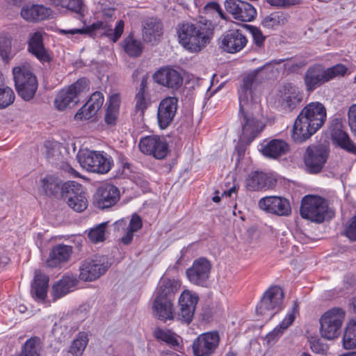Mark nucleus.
Returning a JSON list of instances; mask_svg holds the SVG:
<instances>
[{"mask_svg": "<svg viewBox=\"0 0 356 356\" xmlns=\"http://www.w3.org/2000/svg\"><path fill=\"white\" fill-rule=\"evenodd\" d=\"M225 8L228 13L238 21L252 22L257 16V10L254 6L245 1L226 0Z\"/></svg>", "mask_w": 356, "mask_h": 356, "instance_id": "dca6fc26", "label": "nucleus"}, {"mask_svg": "<svg viewBox=\"0 0 356 356\" xmlns=\"http://www.w3.org/2000/svg\"><path fill=\"white\" fill-rule=\"evenodd\" d=\"M304 93L298 87L286 84L279 91L278 103L285 110L292 111L302 102Z\"/></svg>", "mask_w": 356, "mask_h": 356, "instance_id": "f3484780", "label": "nucleus"}, {"mask_svg": "<svg viewBox=\"0 0 356 356\" xmlns=\"http://www.w3.org/2000/svg\"><path fill=\"white\" fill-rule=\"evenodd\" d=\"M15 94L13 90L4 84L0 86V108H4L13 103Z\"/></svg>", "mask_w": 356, "mask_h": 356, "instance_id": "de8ad7c7", "label": "nucleus"}, {"mask_svg": "<svg viewBox=\"0 0 356 356\" xmlns=\"http://www.w3.org/2000/svg\"><path fill=\"white\" fill-rule=\"evenodd\" d=\"M198 300L197 293L188 289L181 292L179 298V315L185 323L188 324L191 322Z\"/></svg>", "mask_w": 356, "mask_h": 356, "instance_id": "4be33fe9", "label": "nucleus"}, {"mask_svg": "<svg viewBox=\"0 0 356 356\" xmlns=\"http://www.w3.org/2000/svg\"><path fill=\"white\" fill-rule=\"evenodd\" d=\"M154 335L157 339L165 341L170 346H179L178 337L169 330L158 329L155 331Z\"/></svg>", "mask_w": 356, "mask_h": 356, "instance_id": "09e8293b", "label": "nucleus"}, {"mask_svg": "<svg viewBox=\"0 0 356 356\" xmlns=\"http://www.w3.org/2000/svg\"><path fill=\"white\" fill-rule=\"evenodd\" d=\"M286 19L282 14L280 13H273L265 17L262 20L261 24L268 29H276L284 24Z\"/></svg>", "mask_w": 356, "mask_h": 356, "instance_id": "79ce46f5", "label": "nucleus"}, {"mask_svg": "<svg viewBox=\"0 0 356 356\" xmlns=\"http://www.w3.org/2000/svg\"><path fill=\"white\" fill-rule=\"evenodd\" d=\"M179 44L191 53L204 49L211 38V31L200 22L183 23L177 27Z\"/></svg>", "mask_w": 356, "mask_h": 356, "instance_id": "7ed1b4c3", "label": "nucleus"}, {"mask_svg": "<svg viewBox=\"0 0 356 356\" xmlns=\"http://www.w3.org/2000/svg\"><path fill=\"white\" fill-rule=\"evenodd\" d=\"M204 9L207 10V11H209V10H214L216 11V13H218V15H220V17L222 18V19H225V14L224 13L222 12L220 5L216 3V2H209L205 6H204Z\"/></svg>", "mask_w": 356, "mask_h": 356, "instance_id": "bf43d9fd", "label": "nucleus"}, {"mask_svg": "<svg viewBox=\"0 0 356 356\" xmlns=\"http://www.w3.org/2000/svg\"><path fill=\"white\" fill-rule=\"evenodd\" d=\"M162 34L161 24L155 19L147 20L143 28V38L148 42H156Z\"/></svg>", "mask_w": 356, "mask_h": 356, "instance_id": "c9c22d12", "label": "nucleus"}, {"mask_svg": "<svg viewBox=\"0 0 356 356\" xmlns=\"http://www.w3.org/2000/svg\"><path fill=\"white\" fill-rule=\"evenodd\" d=\"M107 224V222L100 223L88 231V236L91 242L97 243L104 241Z\"/></svg>", "mask_w": 356, "mask_h": 356, "instance_id": "49530a36", "label": "nucleus"}, {"mask_svg": "<svg viewBox=\"0 0 356 356\" xmlns=\"http://www.w3.org/2000/svg\"><path fill=\"white\" fill-rule=\"evenodd\" d=\"M332 138L341 148L350 153H356V145L352 142L348 134L340 129H334Z\"/></svg>", "mask_w": 356, "mask_h": 356, "instance_id": "4c0bfd02", "label": "nucleus"}, {"mask_svg": "<svg viewBox=\"0 0 356 356\" xmlns=\"http://www.w3.org/2000/svg\"><path fill=\"white\" fill-rule=\"evenodd\" d=\"M212 200L214 202L218 203L220 202V197L218 195H215L213 197Z\"/></svg>", "mask_w": 356, "mask_h": 356, "instance_id": "774afa93", "label": "nucleus"}, {"mask_svg": "<svg viewBox=\"0 0 356 356\" xmlns=\"http://www.w3.org/2000/svg\"><path fill=\"white\" fill-rule=\"evenodd\" d=\"M40 350L39 339L31 338L25 342L19 356H40Z\"/></svg>", "mask_w": 356, "mask_h": 356, "instance_id": "37998d69", "label": "nucleus"}, {"mask_svg": "<svg viewBox=\"0 0 356 356\" xmlns=\"http://www.w3.org/2000/svg\"><path fill=\"white\" fill-rule=\"evenodd\" d=\"M136 109L143 112L148 106V101L145 97V93L142 92H137L135 97Z\"/></svg>", "mask_w": 356, "mask_h": 356, "instance_id": "864d4df0", "label": "nucleus"}, {"mask_svg": "<svg viewBox=\"0 0 356 356\" xmlns=\"http://www.w3.org/2000/svg\"><path fill=\"white\" fill-rule=\"evenodd\" d=\"M88 341V334L86 332H80L73 339L68 349L72 352L75 356H83Z\"/></svg>", "mask_w": 356, "mask_h": 356, "instance_id": "58836bf2", "label": "nucleus"}, {"mask_svg": "<svg viewBox=\"0 0 356 356\" xmlns=\"http://www.w3.org/2000/svg\"><path fill=\"white\" fill-rule=\"evenodd\" d=\"M89 90V84L87 79L82 78L59 91L54 100L55 107L63 111L67 107L77 104L80 98Z\"/></svg>", "mask_w": 356, "mask_h": 356, "instance_id": "0eeeda50", "label": "nucleus"}, {"mask_svg": "<svg viewBox=\"0 0 356 356\" xmlns=\"http://www.w3.org/2000/svg\"><path fill=\"white\" fill-rule=\"evenodd\" d=\"M261 209L279 216H287L291 212L289 200L280 196H266L259 202Z\"/></svg>", "mask_w": 356, "mask_h": 356, "instance_id": "6ab92c4d", "label": "nucleus"}, {"mask_svg": "<svg viewBox=\"0 0 356 356\" xmlns=\"http://www.w3.org/2000/svg\"><path fill=\"white\" fill-rule=\"evenodd\" d=\"M72 252L71 246L64 244L57 245L51 250L47 260V265L51 268L58 267L68 261Z\"/></svg>", "mask_w": 356, "mask_h": 356, "instance_id": "c756f323", "label": "nucleus"}, {"mask_svg": "<svg viewBox=\"0 0 356 356\" xmlns=\"http://www.w3.org/2000/svg\"><path fill=\"white\" fill-rule=\"evenodd\" d=\"M52 11L43 5L35 4L24 6L21 10V16L26 21H41L49 17Z\"/></svg>", "mask_w": 356, "mask_h": 356, "instance_id": "7c9ffc66", "label": "nucleus"}, {"mask_svg": "<svg viewBox=\"0 0 356 356\" xmlns=\"http://www.w3.org/2000/svg\"><path fill=\"white\" fill-rule=\"evenodd\" d=\"M289 149V145L283 140H264L259 144V150L266 157L276 159L285 154Z\"/></svg>", "mask_w": 356, "mask_h": 356, "instance_id": "cd10ccee", "label": "nucleus"}, {"mask_svg": "<svg viewBox=\"0 0 356 356\" xmlns=\"http://www.w3.org/2000/svg\"><path fill=\"white\" fill-rule=\"evenodd\" d=\"M122 45L125 52L131 56H138L142 52L141 42L132 36L125 38Z\"/></svg>", "mask_w": 356, "mask_h": 356, "instance_id": "c03bdc74", "label": "nucleus"}, {"mask_svg": "<svg viewBox=\"0 0 356 356\" xmlns=\"http://www.w3.org/2000/svg\"><path fill=\"white\" fill-rule=\"evenodd\" d=\"M178 281L162 278L154 292L153 311L161 321L172 320L174 318L172 301L174 295L179 289Z\"/></svg>", "mask_w": 356, "mask_h": 356, "instance_id": "20e7f679", "label": "nucleus"}, {"mask_svg": "<svg viewBox=\"0 0 356 356\" xmlns=\"http://www.w3.org/2000/svg\"><path fill=\"white\" fill-rule=\"evenodd\" d=\"M13 74L19 95L26 101L32 99L37 90L38 82L30 65L24 63L15 67Z\"/></svg>", "mask_w": 356, "mask_h": 356, "instance_id": "423d86ee", "label": "nucleus"}, {"mask_svg": "<svg viewBox=\"0 0 356 356\" xmlns=\"http://www.w3.org/2000/svg\"><path fill=\"white\" fill-rule=\"evenodd\" d=\"M267 1L270 5L277 7H287L298 3L297 0H267Z\"/></svg>", "mask_w": 356, "mask_h": 356, "instance_id": "13d9d810", "label": "nucleus"}, {"mask_svg": "<svg viewBox=\"0 0 356 356\" xmlns=\"http://www.w3.org/2000/svg\"><path fill=\"white\" fill-rule=\"evenodd\" d=\"M120 199V191L111 184H105L99 187L95 195V204L99 209L109 208L117 203Z\"/></svg>", "mask_w": 356, "mask_h": 356, "instance_id": "b1692460", "label": "nucleus"}, {"mask_svg": "<svg viewBox=\"0 0 356 356\" xmlns=\"http://www.w3.org/2000/svg\"><path fill=\"white\" fill-rule=\"evenodd\" d=\"M273 185L272 179L261 172H254L246 179V187L250 191L268 188Z\"/></svg>", "mask_w": 356, "mask_h": 356, "instance_id": "72a5a7b5", "label": "nucleus"}, {"mask_svg": "<svg viewBox=\"0 0 356 356\" xmlns=\"http://www.w3.org/2000/svg\"><path fill=\"white\" fill-rule=\"evenodd\" d=\"M298 312V306L296 303H294L279 325L266 335L265 339L268 344L275 343L282 336L284 332L295 321L296 314Z\"/></svg>", "mask_w": 356, "mask_h": 356, "instance_id": "a878e982", "label": "nucleus"}, {"mask_svg": "<svg viewBox=\"0 0 356 356\" xmlns=\"http://www.w3.org/2000/svg\"><path fill=\"white\" fill-rule=\"evenodd\" d=\"M220 337L217 331L200 334L193 342L195 356H212L220 343Z\"/></svg>", "mask_w": 356, "mask_h": 356, "instance_id": "2eb2a0df", "label": "nucleus"}, {"mask_svg": "<svg viewBox=\"0 0 356 356\" xmlns=\"http://www.w3.org/2000/svg\"><path fill=\"white\" fill-rule=\"evenodd\" d=\"M142 225V220L137 214L132 216L129 223L124 219H121L114 223L115 229L119 232L124 233L121 241L124 245H129L131 243L134 232L140 229Z\"/></svg>", "mask_w": 356, "mask_h": 356, "instance_id": "393cba45", "label": "nucleus"}, {"mask_svg": "<svg viewBox=\"0 0 356 356\" xmlns=\"http://www.w3.org/2000/svg\"><path fill=\"white\" fill-rule=\"evenodd\" d=\"M345 234L351 241H356V214L351 218L346 226Z\"/></svg>", "mask_w": 356, "mask_h": 356, "instance_id": "603ef678", "label": "nucleus"}, {"mask_svg": "<svg viewBox=\"0 0 356 356\" xmlns=\"http://www.w3.org/2000/svg\"><path fill=\"white\" fill-rule=\"evenodd\" d=\"M343 346L345 349L356 348V320L348 323L343 336Z\"/></svg>", "mask_w": 356, "mask_h": 356, "instance_id": "ea45409f", "label": "nucleus"}, {"mask_svg": "<svg viewBox=\"0 0 356 356\" xmlns=\"http://www.w3.org/2000/svg\"><path fill=\"white\" fill-rule=\"evenodd\" d=\"M67 205L76 212L83 211L88 207V200L82 186L76 181H68L63 188Z\"/></svg>", "mask_w": 356, "mask_h": 356, "instance_id": "4468645a", "label": "nucleus"}, {"mask_svg": "<svg viewBox=\"0 0 356 356\" xmlns=\"http://www.w3.org/2000/svg\"><path fill=\"white\" fill-rule=\"evenodd\" d=\"M211 267V264L207 259L199 258L187 269L186 275L191 283L204 286L209 278Z\"/></svg>", "mask_w": 356, "mask_h": 356, "instance_id": "aec40b11", "label": "nucleus"}, {"mask_svg": "<svg viewBox=\"0 0 356 356\" xmlns=\"http://www.w3.org/2000/svg\"><path fill=\"white\" fill-rule=\"evenodd\" d=\"M178 100L175 97H168L161 101L157 112L159 127L164 129L172 122L177 110Z\"/></svg>", "mask_w": 356, "mask_h": 356, "instance_id": "5701e85b", "label": "nucleus"}, {"mask_svg": "<svg viewBox=\"0 0 356 356\" xmlns=\"http://www.w3.org/2000/svg\"><path fill=\"white\" fill-rule=\"evenodd\" d=\"M250 33L252 35L254 44L257 47H261L265 40V36L262 34L261 30L255 26L250 27Z\"/></svg>", "mask_w": 356, "mask_h": 356, "instance_id": "4d7b16f0", "label": "nucleus"}, {"mask_svg": "<svg viewBox=\"0 0 356 356\" xmlns=\"http://www.w3.org/2000/svg\"><path fill=\"white\" fill-rule=\"evenodd\" d=\"M138 146L141 152L152 156L156 159H163L169 153L166 140L163 137L156 135L141 138Z\"/></svg>", "mask_w": 356, "mask_h": 356, "instance_id": "ddd939ff", "label": "nucleus"}, {"mask_svg": "<svg viewBox=\"0 0 356 356\" xmlns=\"http://www.w3.org/2000/svg\"><path fill=\"white\" fill-rule=\"evenodd\" d=\"M347 72L348 68L343 64H337L328 68H325L321 65L310 66L304 76L306 90L313 91L336 77L343 76Z\"/></svg>", "mask_w": 356, "mask_h": 356, "instance_id": "39448f33", "label": "nucleus"}, {"mask_svg": "<svg viewBox=\"0 0 356 356\" xmlns=\"http://www.w3.org/2000/svg\"><path fill=\"white\" fill-rule=\"evenodd\" d=\"M124 23L122 20H119L114 29V33L112 36V40L116 42L122 35L124 31Z\"/></svg>", "mask_w": 356, "mask_h": 356, "instance_id": "052dcab7", "label": "nucleus"}, {"mask_svg": "<svg viewBox=\"0 0 356 356\" xmlns=\"http://www.w3.org/2000/svg\"><path fill=\"white\" fill-rule=\"evenodd\" d=\"M246 36L239 30H229L221 37L220 48L229 54L241 51L247 44Z\"/></svg>", "mask_w": 356, "mask_h": 356, "instance_id": "412c9836", "label": "nucleus"}, {"mask_svg": "<svg viewBox=\"0 0 356 356\" xmlns=\"http://www.w3.org/2000/svg\"><path fill=\"white\" fill-rule=\"evenodd\" d=\"M120 105V95L118 94L111 95L105 114V122L107 124L113 125L116 123L119 115Z\"/></svg>", "mask_w": 356, "mask_h": 356, "instance_id": "e433bc0d", "label": "nucleus"}, {"mask_svg": "<svg viewBox=\"0 0 356 356\" xmlns=\"http://www.w3.org/2000/svg\"><path fill=\"white\" fill-rule=\"evenodd\" d=\"M104 101V98L103 94L100 92H95L88 102H90L96 110L99 111L102 108Z\"/></svg>", "mask_w": 356, "mask_h": 356, "instance_id": "5fc2aeb1", "label": "nucleus"}, {"mask_svg": "<svg viewBox=\"0 0 356 356\" xmlns=\"http://www.w3.org/2000/svg\"><path fill=\"white\" fill-rule=\"evenodd\" d=\"M35 243H36L37 246L40 249L43 247L42 234V233L37 234L36 238H35Z\"/></svg>", "mask_w": 356, "mask_h": 356, "instance_id": "0e129e2a", "label": "nucleus"}, {"mask_svg": "<svg viewBox=\"0 0 356 356\" xmlns=\"http://www.w3.org/2000/svg\"><path fill=\"white\" fill-rule=\"evenodd\" d=\"M76 278L72 275H64L54 284L51 294L54 300L60 298L74 290L77 284Z\"/></svg>", "mask_w": 356, "mask_h": 356, "instance_id": "473e14b6", "label": "nucleus"}, {"mask_svg": "<svg viewBox=\"0 0 356 356\" xmlns=\"http://www.w3.org/2000/svg\"><path fill=\"white\" fill-rule=\"evenodd\" d=\"M110 266L108 257L104 255L86 259L79 266V279L84 282L95 281L104 275Z\"/></svg>", "mask_w": 356, "mask_h": 356, "instance_id": "9b49d317", "label": "nucleus"}, {"mask_svg": "<svg viewBox=\"0 0 356 356\" xmlns=\"http://www.w3.org/2000/svg\"><path fill=\"white\" fill-rule=\"evenodd\" d=\"M284 292L277 286L270 287L263 295L259 303L256 307V312L259 315H269L271 318L273 315L282 308Z\"/></svg>", "mask_w": 356, "mask_h": 356, "instance_id": "f8f14e48", "label": "nucleus"}, {"mask_svg": "<svg viewBox=\"0 0 356 356\" xmlns=\"http://www.w3.org/2000/svg\"><path fill=\"white\" fill-rule=\"evenodd\" d=\"M64 6L62 8L66 7L68 10H72L75 13H80L83 10L82 0H63Z\"/></svg>", "mask_w": 356, "mask_h": 356, "instance_id": "3c124183", "label": "nucleus"}, {"mask_svg": "<svg viewBox=\"0 0 356 356\" xmlns=\"http://www.w3.org/2000/svg\"><path fill=\"white\" fill-rule=\"evenodd\" d=\"M107 24L102 21H97L93 24H92L90 26L87 28H81V29H60L59 33L67 35H83L87 34L91 31L97 30V29H106Z\"/></svg>", "mask_w": 356, "mask_h": 356, "instance_id": "a19ab883", "label": "nucleus"}, {"mask_svg": "<svg viewBox=\"0 0 356 356\" xmlns=\"http://www.w3.org/2000/svg\"><path fill=\"white\" fill-rule=\"evenodd\" d=\"M41 187L48 195H56L60 194L64 197L63 188L65 182L63 183L60 179L54 176H47L41 179Z\"/></svg>", "mask_w": 356, "mask_h": 356, "instance_id": "f704fd0d", "label": "nucleus"}, {"mask_svg": "<svg viewBox=\"0 0 356 356\" xmlns=\"http://www.w3.org/2000/svg\"><path fill=\"white\" fill-rule=\"evenodd\" d=\"M153 79L158 84L171 88H177L183 81L179 72L170 67L160 69L154 74Z\"/></svg>", "mask_w": 356, "mask_h": 356, "instance_id": "bb28decb", "label": "nucleus"}, {"mask_svg": "<svg viewBox=\"0 0 356 356\" xmlns=\"http://www.w3.org/2000/svg\"><path fill=\"white\" fill-rule=\"evenodd\" d=\"M63 325H65V320H60L58 323H55L52 328L54 334L58 335L60 333V330H62Z\"/></svg>", "mask_w": 356, "mask_h": 356, "instance_id": "680f3d73", "label": "nucleus"}, {"mask_svg": "<svg viewBox=\"0 0 356 356\" xmlns=\"http://www.w3.org/2000/svg\"><path fill=\"white\" fill-rule=\"evenodd\" d=\"M49 277L40 270H35V277L31 284V293L38 301L43 302L47 297Z\"/></svg>", "mask_w": 356, "mask_h": 356, "instance_id": "2f4dec72", "label": "nucleus"}, {"mask_svg": "<svg viewBox=\"0 0 356 356\" xmlns=\"http://www.w3.org/2000/svg\"><path fill=\"white\" fill-rule=\"evenodd\" d=\"M326 109L318 102L306 105L296 118L291 137L296 143H302L314 134L325 123Z\"/></svg>", "mask_w": 356, "mask_h": 356, "instance_id": "f03ea898", "label": "nucleus"}, {"mask_svg": "<svg viewBox=\"0 0 356 356\" xmlns=\"http://www.w3.org/2000/svg\"><path fill=\"white\" fill-rule=\"evenodd\" d=\"M327 211L325 199L317 195H306L303 197L300 207V216L302 218L315 222H322Z\"/></svg>", "mask_w": 356, "mask_h": 356, "instance_id": "9d476101", "label": "nucleus"}, {"mask_svg": "<svg viewBox=\"0 0 356 356\" xmlns=\"http://www.w3.org/2000/svg\"><path fill=\"white\" fill-rule=\"evenodd\" d=\"M29 50L40 62H49L50 56L44 47L42 34L40 31L32 33L29 40Z\"/></svg>", "mask_w": 356, "mask_h": 356, "instance_id": "c85d7f7f", "label": "nucleus"}, {"mask_svg": "<svg viewBox=\"0 0 356 356\" xmlns=\"http://www.w3.org/2000/svg\"><path fill=\"white\" fill-rule=\"evenodd\" d=\"M328 156L327 149L322 146H309L307 148L304 161L308 170L312 173L320 172Z\"/></svg>", "mask_w": 356, "mask_h": 356, "instance_id": "a211bd4d", "label": "nucleus"}, {"mask_svg": "<svg viewBox=\"0 0 356 356\" xmlns=\"http://www.w3.org/2000/svg\"><path fill=\"white\" fill-rule=\"evenodd\" d=\"M236 193V188L235 186H233V187L230 188L229 190L224 191L223 193L222 194V195L231 197L232 193Z\"/></svg>", "mask_w": 356, "mask_h": 356, "instance_id": "69168bd1", "label": "nucleus"}, {"mask_svg": "<svg viewBox=\"0 0 356 356\" xmlns=\"http://www.w3.org/2000/svg\"><path fill=\"white\" fill-rule=\"evenodd\" d=\"M13 56L10 38L0 35V57L4 62L8 63Z\"/></svg>", "mask_w": 356, "mask_h": 356, "instance_id": "a18cd8bd", "label": "nucleus"}, {"mask_svg": "<svg viewBox=\"0 0 356 356\" xmlns=\"http://www.w3.org/2000/svg\"><path fill=\"white\" fill-rule=\"evenodd\" d=\"M77 158L81 166L90 172L107 173L113 165L111 157L97 151L89 149L79 151Z\"/></svg>", "mask_w": 356, "mask_h": 356, "instance_id": "6e6552de", "label": "nucleus"}, {"mask_svg": "<svg viewBox=\"0 0 356 356\" xmlns=\"http://www.w3.org/2000/svg\"><path fill=\"white\" fill-rule=\"evenodd\" d=\"M345 318V312L341 308H332L325 312L320 318V333L327 340L337 339Z\"/></svg>", "mask_w": 356, "mask_h": 356, "instance_id": "1a4fd4ad", "label": "nucleus"}, {"mask_svg": "<svg viewBox=\"0 0 356 356\" xmlns=\"http://www.w3.org/2000/svg\"><path fill=\"white\" fill-rule=\"evenodd\" d=\"M348 118L350 129L355 136H356V104H353L349 107Z\"/></svg>", "mask_w": 356, "mask_h": 356, "instance_id": "6e6d98bb", "label": "nucleus"}, {"mask_svg": "<svg viewBox=\"0 0 356 356\" xmlns=\"http://www.w3.org/2000/svg\"><path fill=\"white\" fill-rule=\"evenodd\" d=\"M277 63L278 62L276 61L268 63L255 69L243 79V84L238 90L239 114L242 125L239 140L242 143L250 144L264 127L254 114V112L259 111L260 107L256 88L261 73L272 72L273 65Z\"/></svg>", "mask_w": 356, "mask_h": 356, "instance_id": "f257e3e1", "label": "nucleus"}, {"mask_svg": "<svg viewBox=\"0 0 356 356\" xmlns=\"http://www.w3.org/2000/svg\"><path fill=\"white\" fill-rule=\"evenodd\" d=\"M145 88H146V80L143 79L140 84V88L138 92H142V93H145Z\"/></svg>", "mask_w": 356, "mask_h": 356, "instance_id": "338daca9", "label": "nucleus"}, {"mask_svg": "<svg viewBox=\"0 0 356 356\" xmlns=\"http://www.w3.org/2000/svg\"><path fill=\"white\" fill-rule=\"evenodd\" d=\"M97 111L90 102H87L75 114L74 119L87 120L95 116Z\"/></svg>", "mask_w": 356, "mask_h": 356, "instance_id": "8fccbe9b", "label": "nucleus"}, {"mask_svg": "<svg viewBox=\"0 0 356 356\" xmlns=\"http://www.w3.org/2000/svg\"><path fill=\"white\" fill-rule=\"evenodd\" d=\"M312 350L316 353H323L325 349L318 342H314L311 345Z\"/></svg>", "mask_w": 356, "mask_h": 356, "instance_id": "e2e57ef3", "label": "nucleus"}]
</instances>
